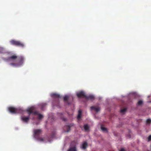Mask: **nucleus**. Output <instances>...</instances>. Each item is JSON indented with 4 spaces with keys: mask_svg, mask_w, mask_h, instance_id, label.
<instances>
[{
    "mask_svg": "<svg viewBox=\"0 0 151 151\" xmlns=\"http://www.w3.org/2000/svg\"><path fill=\"white\" fill-rule=\"evenodd\" d=\"M91 110H94L96 112H98L100 109V108L99 107H96L94 106H92L91 107Z\"/></svg>",
    "mask_w": 151,
    "mask_h": 151,
    "instance_id": "nucleus-10",
    "label": "nucleus"
},
{
    "mask_svg": "<svg viewBox=\"0 0 151 151\" xmlns=\"http://www.w3.org/2000/svg\"><path fill=\"white\" fill-rule=\"evenodd\" d=\"M29 117H25L24 116H22L21 117V119L23 122L27 123L29 119Z\"/></svg>",
    "mask_w": 151,
    "mask_h": 151,
    "instance_id": "nucleus-8",
    "label": "nucleus"
},
{
    "mask_svg": "<svg viewBox=\"0 0 151 151\" xmlns=\"http://www.w3.org/2000/svg\"><path fill=\"white\" fill-rule=\"evenodd\" d=\"M84 128L85 130L87 131L89 129V127L88 125L85 124L84 126Z\"/></svg>",
    "mask_w": 151,
    "mask_h": 151,
    "instance_id": "nucleus-16",
    "label": "nucleus"
},
{
    "mask_svg": "<svg viewBox=\"0 0 151 151\" xmlns=\"http://www.w3.org/2000/svg\"><path fill=\"white\" fill-rule=\"evenodd\" d=\"M51 96L55 99V100L57 101V104L56 106H58L59 104V98H60V95L57 93H53L51 94Z\"/></svg>",
    "mask_w": 151,
    "mask_h": 151,
    "instance_id": "nucleus-5",
    "label": "nucleus"
},
{
    "mask_svg": "<svg viewBox=\"0 0 151 151\" xmlns=\"http://www.w3.org/2000/svg\"><path fill=\"white\" fill-rule=\"evenodd\" d=\"M9 111L12 113H16L17 112V109L14 107H10L8 108Z\"/></svg>",
    "mask_w": 151,
    "mask_h": 151,
    "instance_id": "nucleus-7",
    "label": "nucleus"
},
{
    "mask_svg": "<svg viewBox=\"0 0 151 151\" xmlns=\"http://www.w3.org/2000/svg\"><path fill=\"white\" fill-rule=\"evenodd\" d=\"M87 146V144L86 142H84L82 145V148L83 149H86Z\"/></svg>",
    "mask_w": 151,
    "mask_h": 151,
    "instance_id": "nucleus-13",
    "label": "nucleus"
},
{
    "mask_svg": "<svg viewBox=\"0 0 151 151\" xmlns=\"http://www.w3.org/2000/svg\"><path fill=\"white\" fill-rule=\"evenodd\" d=\"M151 122V120L150 119H147L146 121L147 124H150Z\"/></svg>",
    "mask_w": 151,
    "mask_h": 151,
    "instance_id": "nucleus-22",
    "label": "nucleus"
},
{
    "mask_svg": "<svg viewBox=\"0 0 151 151\" xmlns=\"http://www.w3.org/2000/svg\"><path fill=\"white\" fill-rule=\"evenodd\" d=\"M148 139L149 141L151 140V135H150L148 138Z\"/></svg>",
    "mask_w": 151,
    "mask_h": 151,
    "instance_id": "nucleus-24",
    "label": "nucleus"
},
{
    "mask_svg": "<svg viewBox=\"0 0 151 151\" xmlns=\"http://www.w3.org/2000/svg\"><path fill=\"white\" fill-rule=\"evenodd\" d=\"M10 42L13 45L22 47H23L24 46V44L20 41L12 40L10 41Z\"/></svg>",
    "mask_w": 151,
    "mask_h": 151,
    "instance_id": "nucleus-3",
    "label": "nucleus"
},
{
    "mask_svg": "<svg viewBox=\"0 0 151 151\" xmlns=\"http://www.w3.org/2000/svg\"><path fill=\"white\" fill-rule=\"evenodd\" d=\"M101 129L103 132H107V129L105 127H101Z\"/></svg>",
    "mask_w": 151,
    "mask_h": 151,
    "instance_id": "nucleus-19",
    "label": "nucleus"
},
{
    "mask_svg": "<svg viewBox=\"0 0 151 151\" xmlns=\"http://www.w3.org/2000/svg\"><path fill=\"white\" fill-rule=\"evenodd\" d=\"M42 130L41 129H37L34 130V137L35 138H37L42 134Z\"/></svg>",
    "mask_w": 151,
    "mask_h": 151,
    "instance_id": "nucleus-4",
    "label": "nucleus"
},
{
    "mask_svg": "<svg viewBox=\"0 0 151 151\" xmlns=\"http://www.w3.org/2000/svg\"><path fill=\"white\" fill-rule=\"evenodd\" d=\"M61 118L62 119V120L63 121H66V119L65 118H64V117H63L62 116L61 117Z\"/></svg>",
    "mask_w": 151,
    "mask_h": 151,
    "instance_id": "nucleus-23",
    "label": "nucleus"
},
{
    "mask_svg": "<svg viewBox=\"0 0 151 151\" xmlns=\"http://www.w3.org/2000/svg\"><path fill=\"white\" fill-rule=\"evenodd\" d=\"M78 98H85L86 95L85 94L84 92L81 91L80 92L77 93L76 94Z\"/></svg>",
    "mask_w": 151,
    "mask_h": 151,
    "instance_id": "nucleus-6",
    "label": "nucleus"
},
{
    "mask_svg": "<svg viewBox=\"0 0 151 151\" xmlns=\"http://www.w3.org/2000/svg\"><path fill=\"white\" fill-rule=\"evenodd\" d=\"M36 138L37 140L40 142H44V139L42 137H38Z\"/></svg>",
    "mask_w": 151,
    "mask_h": 151,
    "instance_id": "nucleus-15",
    "label": "nucleus"
},
{
    "mask_svg": "<svg viewBox=\"0 0 151 151\" xmlns=\"http://www.w3.org/2000/svg\"><path fill=\"white\" fill-rule=\"evenodd\" d=\"M47 104L46 103L42 104H41V109L43 110L44 108L46 106Z\"/></svg>",
    "mask_w": 151,
    "mask_h": 151,
    "instance_id": "nucleus-17",
    "label": "nucleus"
},
{
    "mask_svg": "<svg viewBox=\"0 0 151 151\" xmlns=\"http://www.w3.org/2000/svg\"><path fill=\"white\" fill-rule=\"evenodd\" d=\"M73 126V124H70L66 126V128L67 129V132H69L70 130V128L71 127Z\"/></svg>",
    "mask_w": 151,
    "mask_h": 151,
    "instance_id": "nucleus-11",
    "label": "nucleus"
},
{
    "mask_svg": "<svg viewBox=\"0 0 151 151\" xmlns=\"http://www.w3.org/2000/svg\"><path fill=\"white\" fill-rule=\"evenodd\" d=\"M94 97L93 95L87 96L86 95L85 99L87 100H93L94 99Z\"/></svg>",
    "mask_w": 151,
    "mask_h": 151,
    "instance_id": "nucleus-9",
    "label": "nucleus"
},
{
    "mask_svg": "<svg viewBox=\"0 0 151 151\" xmlns=\"http://www.w3.org/2000/svg\"><path fill=\"white\" fill-rule=\"evenodd\" d=\"M82 111L80 110L78 111V114L77 116V119H80L81 117Z\"/></svg>",
    "mask_w": 151,
    "mask_h": 151,
    "instance_id": "nucleus-12",
    "label": "nucleus"
},
{
    "mask_svg": "<svg viewBox=\"0 0 151 151\" xmlns=\"http://www.w3.org/2000/svg\"><path fill=\"white\" fill-rule=\"evenodd\" d=\"M68 151H76V148L75 147H70Z\"/></svg>",
    "mask_w": 151,
    "mask_h": 151,
    "instance_id": "nucleus-14",
    "label": "nucleus"
},
{
    "mask_svg": "<svg viewBox=\"0 0 151 151\" xmlns=\"http://www.w3.org/2000/svg\"><path fill=\"white\" fill-rule=\"evenodd\" d=\"M119 151H125L123 148H122L121 149V150H120Z\"/></svg>",
    "mask_w": 151,
    "mask_h": 151,
    "instance_id": "nucleus-25",
    "label": "nucleus"
},
{
    "mask_svg": "<svg viewBox=\"0 0 151 151\" xmlns=\"http://www.w3.org/2000/svg\"><path fill=\"white\" fill-rule=\"evenodd\" d=\"M33 107H32L29 109H28L27 111L29 114H36L38 116L37 118L39 119H41L43 118V116L42 115L39 114L37 111H34Z\"/></svg>",
    "mask_w": 151,
    "mask_h": 151,
    "instance_id": "nucleus-2",
    "label": "nucleus"
},
{
    "mask_svg": "<svg viewBox=\"0 0 151 151\" xmlns=\"http://www.w3.org/2000/svg\"><path fill=\"white\" fill-rule=\"evenodd\" d=\"M143 102L142 100H139L138 101L137 103V105H140L142 104Z\"/></svg>",
    "mask_w": 151,
    "mask_h": 151,
    "instance_id": "nucleus-21",
    "label": "nucleus"
},
{
    "mask_svg": "<svg viewBox=\"0 0 151 151\" xmlns=\"http://www.w3.org/2000/svg\"><path fill=\"white\" fill-rule=\"evenodd\" d=\"M59 114H61V115H62V114H60V113H59Z\"/></svg>",
    "mask_w": 151,
    "mask_h": 151,
    "instance_id": "nucleus-26",
    "label": "nucleus"
},
{
    "mask_svg": "<svg viewBox=\"0 0 151 151\" xmlns=\"http://www.w3.org/2000/svg\"><path fill=\"white\" fill-rule=\"evenodd\" d=\"M149 151V150H148V151Z\"/></svg>",
    "mask_w": 151,
    "mask_h": 151,
    "instance_id": "nucleus-27",
    "label": "nucleus"
},
{
    "mask_svg": "<svg viewBox=\"0 0 151 151\" xmlns=\"http://www.w3.org/2000/svg\"><path fill=\"white\" fill-rule=\"evenodd\" d=\"M127 110V109L126 108H124L123 109H122L120 110V112L121 113H124Z\"/></svg>",
    "mask_w": 151,
    "mask_h": 151,
    "instance_id": "nucleus-20",
    "label": "nucleus"
},
{
    "mask_svg": "<svg viewBox=\"0 0 151 151\" xmlns=\"http://www.w3.org/2000/svg\"><path fill=\"white\" fill-rule=\"evenodd\" d=\"M69 97L68 96H65L63 98L65 102H67V100L68 99Z\"/></svg>",
    "mask_w": 151,
    "mask_h": 151,
    "instance_id": "nucleus-18",
    "label": "nucleus"
},
{
    "mask_svg": "<svg viewBox=\"0 0 151 151\" xmlns=\"http://www.w3.org/2000/svg\"><path fill=\"white\" fill-rule=\"evenodd\" d=\"M10 61H13L14 62L10 63L11 65L14 67H17L22 65L24 63V58L22 56L17 57L15 55H12L8 58Z\"/></svg>",
    "mask_w": 151,
    "mask_h": 151,
    "instance_id": "nucleus-1",
    "label": "nucleus"
}]
</instances>
